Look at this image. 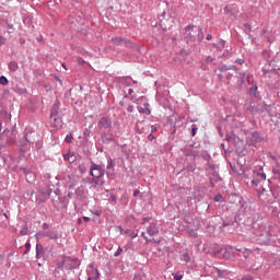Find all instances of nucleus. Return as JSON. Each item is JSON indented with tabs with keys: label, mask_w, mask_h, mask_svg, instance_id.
<instances>
[{
	"label": "nucleus",
	"mask_w": 280,
	"mask_h": 280,
	"mask_svg": "<svg viewBox=\"0 0 280 280\" xmlns=\"http://www.w3.org/2000/svg\"><path fill=\"white\" fill-rule=\"evenodd\" d=\"M214 200H215V202H221L222 201V195H215Z\"/></svg>",
	"instance_id": "393cba45"
},
{
	"label": "nucleus",
	"mask_w": 280,
	"mask_h": 280,
	"mask_svg": "<svg viewBox=\"0 0 280 280\" xmlns=\"http://www.w3.org/2000/svg\"><path fill=\"white\" fill-rule=\"evenodd\" d=\"M70 159H71V154L68 153V154L63 155L65 161H70Z\"/></svg>",
	"instance_id": "473e14b6"
},
{
	"label": "nucleus",
	"mask_w": 280,
	"mask_h": 280,
	"mask_svg": "<svg viewBox=\"0 0 280 280\" xmlns=\"http://www.w3.org/2000/svg\"><path fill=\"white\" fill-rule=\"evenodd\" d=\"M150 218H144L143 222H149Z\"/></svg>",
	"instance_id": "de8ad7c7"
},
{
	"label": "nucleus",
	"mask_w": 280,
	"mask_h": 280,
	"mask_svg": "<svg viewBox=\"0 0 280 280\" xmlns=\"http://www.w3.org/2000/svg\"><path fill=\"white\" fill-rule=\"evenodd\" d=\"M73 141V135L66 136V143H71Z\"/></svg>",
	"instance_id": "412c9836"
},
{
	"label": "nucleus",
	"mask_w": 280,
	"mask_h": 280,
	"mask_svg": "<svg viewBox=\"0 0 280 280\" xmlns=\"http://www.w3.org/2000/svg\"><path fill=\"white\" fill-rule=\"evenodd\" d=\"M31 246H32V245H31L30 243H26V244H25V248H26V252H25V253H27V250H30Z\"/></svg>",
	"instance_id": "ea45409f"
},
{
	"label": "nucleus",
	"mask_w": 280,
	"mask_h": 280,
	"mask_svg": "<svg viewBox=\"0 0 280 280\" xmlns=\"http://www.w3.org/2000/svg\"><path fill=\"white\" fill-rule=\"evenodd\" d=\"M188 233H189L190 237H197V235H198L196 233V231H194V230H189Z\"/></svg>",
	"instance_id": "a878e982"
},
{
	"label": "nucleus",
	"mask_w": 280,
	"mask_h": 280,
	"mask_svg": "<svg viewBox=\"0 0 280 280\" xmlns=\"http://www.w3.org/2000/svg\"><path fill=\"white\" fill-rule=\"evenodd\" d=\"M155 244H159L160 241H153Z\"/></svg>",
	"instance_id": "8fccbe9b"
},
{
	"label": "nucleus",
	"mask_w": 280,
	"mask_h": 280,
	"mask_svg": "<svg viewBox=\"0 0 280 280\" xmlns=\"http://www.w3.org/2000/svg\"><path fill=\"white\" fill-rule=\"evenodd\" d=\"M252 141H253L254 143H259V142H261V137H259V133H258V132H253V133H252Z\"/></svg>",
	"instance_id": "4468645a"
},
{
	"label": "nucleus",
	"mask_w": 280,
	"mask_h": 280,
	"mask_svg": "<svg viewBox=\"0 0 280 280\" xmlns=\"http://www.w3.org/2000/svg\"><path fill=\"white\" fill-rule=\"evenodd\" d=\"M9 69H10V71H16V69H19V63H16V62H11L10 65H9Z\"/></svg>",
	"instance_id": "f3484780"
},
{
	"label": "nucleus",
	"mask_w": 280,
	"mask_h": 280,
	"mask_svg": "<svg viewBox=\"0 0 280 280\" xmlns=\"http://www.w3.org/2000/svg\"><path fill=\"white\" fill-rule=\"evenodd\" d=\"M0 259H3V256H2V255H0Z\"/></svg>",
	"instance_id": "3c124183"
},
{
	"label": "nucleus",
	"mask_w": 280,
	"mask_h": 280,
	"mask_svg": "<svg viewBox=\"0 0 280 280\" xmlns=\"http://www.w3.org/2000/svg\"><path fill=\"white\" fill-rule=\"evenodd\" d=\"M1 45H5V38H3L2 36H0V46Z\"/></svg>",
	"instance_id": "c9c22d12"
},
{
	"label": "nucleus",
	"mask_w": 280,
	"mask_h": 280,
	"mask_svg": "<svg viewBox=\"0 0 280 280\" xmlns=\"http://www.w3.org/2000/svg\"><path fill=\"white\" fill-rule=\"evenodd\" d=\"M211 38H212L211 34H208V35L206 36V39H208V40H211Z\"/></svg>",
	"instance_id": "c03bdc74"
},
{
	"label": "nucleus",
	"mask_w": 280,
	"mask_h": 280,
	"mask_svg": "<svg viewBox=\"0 0 280 280\" xmlns=\"http://www.w3.org/2000/svg\"><path fill=\"white\" fill-rule=\"evenodd\" d=\"M223 257H224L225 259H229V257H231V250L225 249V252H224V254H223Z\"/></svg>",
	"instance_id": "b1692460"
},
{
	"label": "nucleus",
	"mask_w": 280,
	"mask_h": 280,
	"mask_svg": "<svg viewBox=\"0 0 280 280\" xmlns=\"http://www.w3.org/2000/svg\"><path fill=\"white\" fill-rule=\"evenodd\" d=\"M244 177L249 178L252 180V185H259L262 180L266 179V174L264 173V168H259L258 171L247 170L244 171Z\"/></svg>",
	"instance_id": "f03ea898"
},
{
	"label": "nucleus",
	"mask_w": 280,
	"mask_h": 280,
	"mask_svg": "<svg viewBox=\"0 0 280 280\" xmlns=\"http://www.w3.org/2000/svg\"><path fill=\"white\" fill-rule=\"evenodd\" d=\"M113 126V120L108 117H102L98 121V128L108 129Z\"/></svg>",
	"instance_id": "0eeeda50"
},
{
	"label": "nucleus",
	"mask_w": 280,
	"mask_h": 280,
	"mask_svg": "<svg viewBox=\"0 0 280 280\" xmlns=\"http://www.w3.org/2000/svg\"><path fill=\"white\" fill-rule=\"evenodd\" d=\"M236 62H237L238 65H244V59H237Z\"/></svg>",
	"instance_id": "a19ab883"
},
{
	"label": "nucleus",
	"mask_w": 280,
	"mask_h": 280,
	"mask_svg": "<svg viewBox=\"0 0 280 280\" xmlns=\"http://www.w3.org/2000/svg\"><path fill=\"white\" fill-rule=\"evenodd\" d=\"M131 93H135V90L129 89V90H128V95H130Z\"/></svg>",
	"instance_id": "a18cd8bd"
},
{
	"label": "nucleus",
	"mask_w": 280,
	"mask_h": 280,
	"mask_svg": "<svg viewBox=\"0 0 280 280\" xmlns=\"http://www.w3.org/2000/svg\"><path fill=\"white\" fill-rule=\"evenodd\" d=\"M246 265L252 272H259V270H261V266H264V260L261 258L250 256V258L246 260Z\"/></svg>",
	"instance_id": "7ed1b4c3"
},
{
	"label": "nucleus",
	"mask_w": 280,
	"mask_h": 280,
	"mask_svg": "<svg viewBox=\"0 0 280 280\" xmlns=\"http://www.w3.org/2000/svg\"><path fill=\"white\" fill-rule=\"evenodd\" d=\"M191 132H192V137H195L196 132H198V128L197 127H192Z\"/></svg>",
	"instance_id": "2f4dec72"
},
{
	"label": "nucleus",
	"mask_w": 280,
	"mask_h": 280,
	"mask_svg": "<svg viewBox=\"0 0 280 280\" xmlns=\"http://www.w3.org/2000/svg\"><path fill=\"white\" fill-rule=\"evenodd\" d=\"M91 272L93 276H89L88 280H97L100 279V272L95 268H91Z\"/></svg>",
	"instance_id": "9b49d317"
},
{
	"label": "nucleus",
	"mask_w": 280,
	"mask_h": 280,
	"mask_svg": "<svg viewBox=\"0 0 280 280\" xmlns=\"http://www.w3.org/2000/svg\"><path fill=\"white\" fill-rule=\"evenodd\" d=\"M231 139H232V137H226V140H228V141H231Z\"/></svg>",
	"instance_id": "09e8293b"
},
{
	"label": "nucleus",
	"mask_w": 280,
	"mask_h": 280,
	"mask_svg": "<svg viewBox=\"0 0 280 280\" xmlns=\"http://www.w3.org/2000/svg\"><path fill=\"white\" fill-rule=\"evenodd\" d=\"M148 139H149L150 141H152V139H154V136H152V133H151V135H149Z\"/></svg>",
	"instance_id": "49530a36"
},
{
	"label": "nucleus",
	"mask_w": 280,
	"mask_h": 280,
	"mask_svg": "<svg viewBox=\"0 0 280 280\" xmlns=\"http://www.w3.org/2000/svg\"><path fill=\"white\" fill-rule=\"evenodd\" d=\"M206 62H207V65H209L210 62H213V57L208 56V57L206 58Z\"/></svg>",
	"instance_id": "cd10ccee"
},
{
	"label": "nucleus",
	"mask_w": 280,
	"mask_h": 280,
	"mask_svg": "<svg viewBox=\"0 0 280 280\" xmlns=\"http://www.w3.org/2000/svg\"><path fill=\"white\" fill-rule=\"evenodd\" d=\"M148 234L152 237L156 234H159V229L156 228L155 223H150L149 228H148Z\"/></svg>",
	"instance_id": "9d476101"
},
{
	"label": "nucleus",
	"mask_w": 280,
	"mask_h": 280,
	"mask_svg": "<svg viewBox=\"0 0 280 280\" xmlns=\"http://www.w3.org/2000/svg\"><path fill=\"white\" fill-rule=\"evenodd\" d=\"M0 84H2V86H8V78H5L4 75L0 77Z\"/></svg>",
	"instance_id": "a211bd4d"
},
{
	"label": "nucleus",
	"mask_w": 280,
	"mask_h": 280,
	"mask_svg": "<svg viewBox=\"0 0 280 280\" xmlns=\"http://www.w3.org/2000/svg\"><path fill=\"white\" fill-rule=\"evenodd\" d=\"M112 43L117 47H119V45H125V47H130V40L122 37H113Z\"/></svg>",
	"instance_id": "423d86ee"
},
{
	"label": "nucleus",
	"mask_w": 280,
	"mask_h": 280,
	"mask_svg": "<svg viewBox=\"0 0 280 280\" xmlns=\"http://www.w3.org/2000/svg\"><path fill=\"white\" fill-rule=\"evenodd\" d=\"M24 174L26 176L27 183H35L36 182V173L32 171H27L24 168Z\"/></svg>",
	"instance_id": "6e6552de"
},
{
	"label": "nucleus",
	"mask_w": 280,
	"mask_h": 280,
	"mask_svg": "<svg viewBox=\"0 0 280 280\" xmlns=\"http://www.w3.org/2000/svg\"><path fill=\"white\" fill-rule=\"evenodd\" d=\"M60 110V102H56L52 105L51 112H50V117L54 119V117H58V113Z\"/></svg>",
	"instance_id": "1a4fd4ad"
},
{
	"label": "nucleus",
	"mask_w": 280,
	"mask_h": 280,
	"mask_svg": "<svg viewBox=\"0 0 280 280\" xmlns=\"http://www.w3.org/2000/svg\"><path fill=\"white\" fill-rule=\"evenodd\" d=\"M150 106L148 103L144 104V107H138L139 113H143L144 115H150V108L148 107Z\"/></svg>",
	"instance_id": "f8f14e48"
},
{
	"label": "nucleus",
	"mask_w": 280,
	"mask_h": 280,
	"mask_svg": "<svg viewBox=\"0 0 280 280\" xmlns=\"http://www.w3.org/2000/svg\"><path fill=\"white\" fill-rule=\"evenodd\" d=\"M147 243L150 242V240L145 238Z\"/></svg>",
	"instance_id": "864d4df0"
},
{
	"label": "nucleus",
	"mask_w": 280,
	"mask_h": 280,
	"mask_svg": "<svg viewBox=\"0 0 280 280\" xmlns=\"http://www.w3.org/2000/svg\"><path fill=\"white\" fill-rule=\"evenodd\" d=\"M43 229L48 230V229H49V225H48L47 223H44V224H43Z\"/></svg>",
	"instance_id": "37998d69"
},
{
	"label": "nucleus",
	"mask_w": 280,
	"mask_h": 280,
	"mask_svg": "<svg viewBox=\"0 0 280 280\" xmlns=\"http://www.w3.org/2000/svg\"><path fill=\"white\" fill-rule=\"evenodd\" d=\"M257 237L259 243L270 244V242H272V237H277L275 226H270L268 224L261 225L258 230Z\"/></svg>",
	"instance_id": "f257e3e1"
},
{
	"label": "nucleus",
	"mask_w": 280,
	"mask_h": 280,
	"mask_svg": "<svg viewBox=\"0 0 280 280\" xmlns=\"http://www.w3.org/2000/svg\"><path fill=\"white\" fill-rule=\"evenodd\" d=\"M124 253V249L121 247H118V249L115 252L114 257H119Z\"/></svg>",
	"instance_id": "aec40b11"
},
{
	"label": "nucleus",
	"mask_w": 280,
	"mask_h": 280,
	"mask_svg": "<svg viewBox=\"0 0 280 280\" xmlns=\"http://www.w3.org/2000/svg\"><path fill=\"white\" fill-rule=\"evenodd\" d=\"M21 235H27V226L21 230Z\"/></svg>",
	"instance_id": "c85d7f7f"
},
{
	"label": "nucleus",
	"mask_w": 280,
	"mask_h": 280,
	"mask_svg": "<svg viewBox=\"0 0 280 280\" xmlns=\"http://www.w3.org/2000/svg\"><path fill=\"white\" fill-rule=\"evenodd\" d=\"M127 110H128V113H132V112L135 110V106L129 105V106L127 107Z\"/></svg>",
	"instance_id": "c756f323"
},
{
	"label": "nucleus",
	"mask_w": 280,
	"mask_h": 280,
	"mask_svg": "<svg viewBox=\"0 0 280 280\" xmlns=\"http://www.w3.org/2000/svg\"><path fill=\"white\" fill-rule=\"evenodd\" d=\"M90 174H91V176H93V178H95L96 180H100V178H102V176H104L105 172L101 165L92 163Z\"/></svg>",
	"instance_id": "20e7f679"
},
{
	"label": "nucleus",
	"mask_w": 280,
	"mask_h": 280,
	"mask_svg": "<svg viewBox=\"0 0 280 280\" xmlns=\"http://www.w3.org/2000/svg\"><path fill=\"white\" fill-rule=\"evenodd\" d=\"M83 220H84V222H90V221H91V218L84 217Z\"/></svg>",
	"instance_id": "79ce46f5"
},
{
	"label": "nucleus",
	"mask_w": 280,
	"mask_h": 280,
	"mask_svg": "<svg viewBox=\"0 0 280 280\" xmlns=\"http://www.w3.org/2000/svg\"><path fill=\"white\" fill-rule=\"evenodd\" d=\"M43 253H44V250H43V245L37 244V245H36V255H37V257L43 256Z\"/></svg>",
	"instance_id": "dca6fc26"
},
{
	"label": "nucleus",
	"mask_w": 280,
	"mask_h": 280,
	"mask_svg": "<svg viewBox=\"0 0 280 280\" xmlns=\"http://www.w3.org/2000/svg\"><path fill=\"white\" fill-rule=\"evenodd\" d=\"M54 119V126L56 127V128H61L62 127V119L60 118V117H54L52 118Z\"/></svg>",
	"instance_id": "ddd939ff"
},
{
	"label": "nucleus",
	"mask_w": 280,
	"mask_h": 280,
	"mask_svg": "<svg viewBox=\"0 0 280 280\" xmlns=\"http://www.w3.org/2000/svg\"><path fill=\"white\" fill-rule=\"evenodd\" d=\"M243 255H244V257L248 260V259H250L249 257H250V252H248V249H245L244 252H243Z\"/></svg>",
	"instance_id": "5701e85b"
},
{
	"label": "nucleus",
	"mask_w": 280,
	"mask_h": 280,
	"mask_svg": "<svg viewBox=\"0 0 280 280\" xmlns=\"http://www.w3.org/2000/svg\"><path fill=\"white\" fill-rule=\"evenodd\" d=\"M15 93H18L19 95H25V93H27V89L16 85Z\"/></svg>",
	"instance_id": "2eb2a0df"
},
{
	"label": "nucleus",
	"mask_w": 280,
	"mask_h": 280,
	"mask_svg": "<svg viewBox=\"0 0 280 280\" xmlns=\"http://www.w3.org/2000/svg\"><path fill=\"white\" fill-rule=\"evenodd\" d=\"M110 167H113V160H110L107 164V170H110Z\"/></svg>",
	"instance_id": "4c0bfd02"
},
{
	"label": "nucleus",
	"mask_w": 280,
	"mask_h": 280,
	"mask_svg": "<svg viewBox=\"0 0 280 280\" xmlns=\"http://www.w3.org/2000/svg\"><path fill=\"white\" fill-rule=\"evenodd\" d=\"M139 194H141V191H139V189H136L135 191H133V196L137 198V196H139Z\"/></svg>",
	"instance_id": "58836bf2"
},
{
	"label": "nucleus",
	"mask_w": 280,
	"mask_h": 280,
	"mask_svg": "<svg viewBox=\"0 0 280 280\" xmlns=\"http://www.w3.org/2000/svg\"><path fill=\"white\" fill-rule=\"evenodd\" d=\"M79 170H80L81 174H85V172H86V167H84V165H80Z\"/></svg>",
	"instance_id": "bb28decb"
},
{
	"label": "nucleus",
	"mask_w": 280,
	"mask_h": 280,
	"mask_svg": "<svg viewBox=\"0 0 280 280\" xmlns=\"http://www.w3.org/2000/svg\"><path fill=\"white\" fill-rule=\"evenodd\" d=\"M182 259H183V261H185L186 264H188V261H190V256H189V253H184L183 255H182Z\"/></svg>",
	"instance_id": "6ab92c4d"
},
{
	"label": "nucleus",
	"mask_w": 280,
	"mask_h": 280,
	"mask_svg": "<svg viewBox=\"0 0 280 280\" xmlns=\"http://www.w3.org/2000/svg\"><path fill=\"white\" fill-rule=\"evenodd\" d=\"M174 279H175V280H183V273L176 272V273L174 275Z\"/></svg>",
	"instance_id": "4be33fe9"
},
{
	"label": "nucleus",
	"mask_w": 280,
	"mask_h": 280,
	"mask_svg": "<svg viewBox=\"0 0 280 280\" xmlns=\"http://www.w3.org/2000/svg\"><path fill=\"white\" fill-rule=\"evenodd\" d=\"M36 240H42V237H49V240H58V232L50 230L48 232L42 231L37 232L35 235Z\"/></svg>",
	"instance_id": "39448f33"
},
{
	"label": "nucleus",
	"mask_w": 280,
	"mask_h": 280,
	"mask_svg": "<svg viewBox=\"0 0 280 280\" xmlns=\"http://www.w3.org/2000/svg\"><path fill=\"white\" fill-rule=\"evenodd\" d=\"M65 261H67V258L58 262V268H62V266H65Z\"/></svg>",
	"instance_id": "72a5a7b5"
},
{
	"label": "nucleus",
	"mask_w": 280,
	"mask_h": 280,
	"mask_svg": "<svg viewBox=\"0 0 280 280\" xmlns=\"http://www.w3.org/2000/svg\"><path fill=\"white\" fill-rule=\"evenodd\" d=\"M214 47H218L220 50L224 49V43H221L219 46L214 45Z\"/></svg>",
	"instance_id": "e433bc0d"
},
{
	"label": "nucleus",
	"mask_w": 280,
	"mask_h": 280,
	"mask_svg": "<svg viewBox=\"0 0 280 280\" xmlns=\"http://www.w3.org/2000/svg\"><path fill=\"white\" fill-rule=\"evenodd\" d=\"M242 280H255V278L253 276H245Z\"/></svg>",
	"instance_id": "7c9ffc66"
},
{
	"label": "nucleus",
	"mask_w": 280,
	"mask_h": 280,
	"mask_svg": "<svg viewBox=\"0 0 280 280\" xmlns=\"http://www.w3.org/2000/svg\"><path fill=\"white\" fill-rule=\"evenodd\" d=\"M84 62H85V61H84V59H82V57H79V58H78V63H79V65H84Z\"/></svg>",
	"instance_id": "f704fd0d"
},
{
	"label": "nucleus",
	"mask_w": 280,
	"mask_h": 280,
	"mask_svg": "<svg viewBox=\"0 0 280 280\" xmlns=\"http://www.w3.org/2000/svg\"><path fill=\"white\" fill-rule=\"evenodd\" d=\"M145 235V232H142V236Z\"/></svg>",
	"instance_id": "603ef678"
}]
</instances>
